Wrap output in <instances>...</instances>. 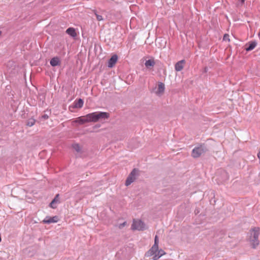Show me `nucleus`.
Here are the masks:
<instances>
[{
	"instance_id": "26",
	"label": "nucleus",
	"mask_w": 260,
	"mask_h": 260,
	"mask_svg": "<svg viewBox=\"0 0 260 260\" xmlns=\"http://www.w3.org/2000/svg\"><path fill=\"white\" fill-rule=\"evenodd\" d=\"M1 34H2V32H1V31H0V36L1 35Z\"/></svg>"
},
{
	"instance_id": "21",
	"label": "nucleus",
	"mask_w": 260,
	"mask_h": 260,
	"mask_svg": "<svg viewBox=\"0 0 260 260\" xmlns=\"http://www.w3.org/2000/svg\"><path fill=\"white\" fill-rule=\"evenodd\" d=\"M245 0H239V3H238V6L239 5H242L244 2H245Z\"/></svg>"
},
{
	"instance_id": "22",
	"label": "nucleus",
	"mask_w": 260,
	"mask_h": 260,
	"mask_svg": "<svg viewBox=\"0 0 260 260\" xmlns=\"http://www.w3.org/2000/svg\"><path fill=\"white\" fill-rule=\"evenodd\" d=\"M229 35H224V37H223V40H228V41H229V39L228 38H229Z\"/></svg>"
},
{
	"instance_id": "19",
	"label": "nucleus",
	"mask_w": 260,
	"mask_h": 260,
	"mask_svg": "<svg viewBox=\"0 0 260 260\" xmlns=\"http://www.w3.org/2000/svg\"><path fill=\"white\" fill-rule=\"evenodd\" d=\"M94 14L96 16V19L98 21L103 20V18L102 16L99 15L96 11L94 12Z\"/></svg>"
},
{
	"instance_id": "13",
	"label": "nucleus",
	"mask_w": 260,
	"mask_h": 260,
	"mask_svg": "<svg viewBox=\"0 0 260 260\" xmlns=\"http://www.w3.org/2000/svg\"><path fill=\"white\" fill-rule=\"evenodd\" d=\"M84 102L81 99H79L74 102V107L76 108H81L83 107Z\"/></svg>"
},
{
	"instance_id": "4",
	"label": "nucleus",
	"mask_w": 260,
	"mask_h": 260,
	"mask_svg": "<svg viewBox=\"0 0 260 260\" xmlns=\"http://www.w3.org/2000/svg\"><path fill=\"white\" fill-rule=\"evenodd\" d=\"M207 149L204 145H200L194 147L192 151V156L194 158L200 156L207 151Z\"/></svg>"
},
{
	"instance_id": "25",
	"label": "nucleus",
	"mask_w": 260,
	"mask_h": 260,
	"mask_svg": "<svg viewBox=\"0 0 260 260\" xmlns=\"http://www.w3.org/2000/svg\"><path fill=\"white\" fill-rule=\"evenodd\" d=\"M207 68H205V72H207Z\"/></svg>"
},
{
	"instance_id": "16",
	"label": "nucleus",
	"mask_w": 260,
	"mask_h": 260,
	"mask_svg": "<svg viewBox=\"0 0 260 260\" xmlns=\"http://www.w3.org/2000/svg\"><path fill=\"white\" fill-rule=\"evenodd\" d=\"M256 43L255 42H251L246 48L247 51H249L253 50L256 46Z\"/></svg>"
},
{
	"instance_id": "17",
	"label": "nucleus",
	"mask_w": 260,
	"mask_h": 260,
	"mask_svg": "<svg viewBox=\"0 0 260 260\" xmlns=\"http://www.w3.org/2000/svg\"><path fill=\"white\" fill-rule=\"evenodd\" d=\"M36 120L34 118H30L28 119L26 125L28 126H32L35 123Z\"/></svg>"
},
{
	"instance_id": "11",
	"label": "nucleus",
	"mask_w": 260,
	"mask_h": 260,
	"mask_svg": "<svg viewBox=\"0 0 260 260\" xmlns=\"http://www.w3.org/2000/svg\"><path fill=\"white\" fill-rule=\"evenodd\" d=\"M50 63L52 67H55L58 65H59L60 60L58 57H55L51 59Z\"/></svg>"
},
{
	"instance_id": "14",
	"label": "nucleus",
	"mask_w": 260,
	"mask_h": 260,
	"mask_svg": "<svg viewBox=\"0 0 260 260\" xmlns=\"http://www.w3.org/2000/svg\"><path fill=\"white\" fill-rule=\"evenodd\" d=\"M155 61L153 59H148L145 62V66L147 68L153 67L155 65Z\"/></svg>"
},
{
	"instance_id": "15",
	"label": "nucleus",
	"mask_w": 260,
	"mask_h": 260,
	"mask_svg": "<svg viewBox=\"0 0 260 260\" xmlns=\"http://www.w3.org/2000/svg\"><path fill=\"white\" fill-rule=\"evenodd\" d=\"M165 90V85L162 83H159L158 85V88L157 90V94H161Z\"/></svg>"
},
{
	"instance_id": "7",
	"label": "nucleus",
	"mask_w": 260,
	"mask_h": 260,
	"mask_svg": "<svg viewBox=\"0 0 260 260\" xmlns=\"http://www.w3.org/2000/svg\"><path fill=\"white\" fill-rule=\"evenodd\" d=\"M132 229L134 230H143L144 229V223L141 220H134L132 225Z\"/></svg>"
},
{
	"instance_id": "9",
	"label": "nucleus",
	"mask_w": 260,
	"mask_h": 260,
	"mask_svg": "<svg viewBox=\"0 0 260 260\" xmlns=\"http://www.w3.org/2000/svg\"><path fill=\"white\" fill-rule=\"evenodd\" d=\"M118 59V56L117 55L114 54L108 60V67L112 68L116 63Z\"/></svg>"
},
{
	"instance_id": "2",
	"label": "nucleus",
	"mask_w": 260,
	"mask_h": 260,
	"mask_svg": "<svg viewBox=\"0 0 260 260\" xmlns=\"http://www.w3.org/2000/svg\"><path fill=\"white\" fill-rule=\"evenodd\" d=\"M259 231L260 229L258 227H254L250 230V241L253 248H256L259 244Z\"/></svg>"
},
{
	"instance_id": "20",
	"label": "nucleus",
	"mask_w": 260,
	"mask_h": 260,
	"mask_svg": "<svg viewBox=\"0 0 260 260\" xmlns=\"http://www.w3.org/2000/svg\"><path fill=\"white\" fill-rule=\"evenodd\" d=\"M126 224V222H123L122 223H120L119 225V229H122L123 228Z\"/></svg>"
},
{
	"instance_id": "6",
	"label": "nucleus",
	"mask_w": 260,
	"mask_h": 260,
	"mask_svg": "<svg viewBox=\"0 0 260 260\" xmlns=\"http://www.w3.org/2000/svg\"><path fill=\"white\" fill-rule=\"evenodd\" d=\"M89 115V114H88L85 116L79 117L76 118L73 122L78 123L79 124H83L85 123L91 122L90 118L88 117Z\"/></svg>"
},
{
	"instance_id": "10",
	"label": "nucleus",
	"mask_w": 260,
	"mask_h": 260,
	"mask_svg": "<svg viewBox=\"0 0 260 260\" xmlns=\"http://www.w3.org/2000/svg\"><path fill=\"white\" fill-rule=\"evenodd\" d=\"M58 221V217L57 216L46 217L44 220L43 222L45 223L50 224L51 223H56Z\"/></svg>"
},
{
	"instance_id": "8",
	"label": "nucleus",
	"mask_w": 260,
	"mask_h": 260,
	"mask_svg": "<svg viewBox=\"0 0 260 260\" xmlns=\"http://www.w3.org/2000/svg\"><path fill=\"white\" fill-rule=\"evenodd\" d=\"M185 63V60L183 59L178 61L175 65V69L177 72L181 71L184 68Z\"/></svg>"
},
{
	"instance_id": "24",
	"label": "nucleus",
	"mask_w": 260,
	"mask_h": 260,
	"mask_svg": "<svg viewBox=\"0 0 260 260\" xmlns=\"http://www.w3.org/2000/svg\"><path fill=\"white\" fill-rule=\"evenodd\" d=\"M55 202V199H54L50 203V206L52 207V208H54L53 206V205L54 204V203Z\"/></svg>"
},
{
	"instance_id": "5",
	"label": "nucleus",
	"mask_w": 260,
	"mask_h": 260,
	"mask_svg": "<svg viewBox=\"0 0 260 260\" xmlns=\"http://www.w3.org/2000/svg\"><path fill=\"white\" fill-rule=\"evenodd\" d=\"M138 170L134 169L130 173L125 181V185L128 186L136 179V176L138 174Z\"/></svg>"
},
{
	"instance_id": "23",
	"label": "nucleus",
	"mask_w": 260,
	"mask_h": 260,
	"mask_svg": "<svg viewBox=\"0 0 260 260\" xmlns=\"http://www.w3.org/2000/svg\"><path fill=\"white\" fill-rule=\"evenodd\" d=\"M42 118L44 119H47L48 118V116L47 114H44L42 116Z\"/></svg>"
},
{
	"instance_id": "12",
	"label": "nucleus",
	"mask_w": 260,
	"mask_h": 260,
	"mask_svg": "<svg viewBox=\"0 0 260 260\" xmlns=\"http://www.w3.org/2000/svg\"><path fill=\"white\" fill-rule=\"evenodd\" d=\"M66 32L69 35L72 37H75L77 36V34L75 31V29L73 27H69L66 30Z\"/></svg>"
},
{
	"instance_id": "18",
	"label": "nucleus",
	"mask_w": 260,
	"mask_h": 260,
	"mask_svg": "<svg viewBox=\"0 0 260 260\" xmlns=\"http://www.w3.org/2000/svg\"><path fill=\"white\" fill-rule=\"evenodd\" d=\"M73 149L78 152H80L81 151V148L79 144H74L73 145Z\"/></svg>"
},
{
	"instance_id": "1",
	"label": "nucleus",
	"mask_w": 260,
	"mask_h": 260,
	"mask_svg": "<svg viewBox=\"0 0 260 260\" xmlns=\"http://www.w3.org/2000/svg\"><path fill=\"white\" fill-rule=\"evenodd\" d=\"M165 254V252L163 250L158 249V236L156 235L154 238V243L151 249L146 253L145 256L147 257L152 256L153 260H157Z\"/></svg>"
},
{
	"instance_id": "3",
	"label": "nucleus",
	"mask_w": 260,
	"mask_h": 260,
	"mask_svg": "<svg viewBox=\"0 0 260 260\" xmlns=\"http://www.w3.org/2000/svg\"><path fill=\"white\" fill-rule=\"evenodd\" d=\"M88 117L90 118L91 122H95L100 119L108 118L109 114L104 112H96L89 113Z\"/></svg>"
}]
</instances>
